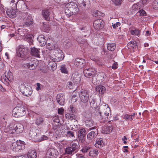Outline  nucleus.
<instances>
[{
  "mask_svg": "<svg viewBox=\"0 0 158 158\" xmlns=\"http://www.w3.org/2000/svg\"><path fill=\"white\" fill-rule=\"evenodd\" d=\"M85 123L87 127H91L95 125L94 122L92 119L86 120L85 121Z\"/></svg>",
  "mask_w": 158,
  "mask_h": 158,
  "instance_id": "a878e982",
  "label": "nucleus"
},
{
  "mask_svg": "<svg viewBox=\"0 0 158 158\" xmlns=\"http://www.w3.org/2000/svg\"><path fill=\"white\" fill-rule=\"evenodd\" d=\"M65 117L66 119L69 120L70 121H72L73 120L76 121V117L74 114H65Z\"/></svg>",
  "mask_w": 158,
  "mask_h": 158,
  "instance_id": "cd10ccee",
  "label": "nucleus"
},
{
  "mask_svg": "<svg viewBox=\"0 0 158 158\" xmlns=\"http://www.w3.org/2000/svg\"><path fill=\"white\" fill-rule=\"evenodd\" d=\"M76 153L70 146L67 147L65 150V153L67 154L73 155Z\"/></svg>",
  "mask_w": 158,
  "mask_h": 158,
  "instance_id": "c85d7f7f",
  "label": "nucleus"
},
{
  "mask_svg": "<svg viewBox=\"0 0 158 158\" xmlns=\"http://www.w3.org/2000/svg\"><path fill=\"white\" fill-rule=\"evenodd\" d=\"M37 153L35 150L31 151L28 153V157L30 158H36Z\"/></svg>",
  "mask_w": 158,
  "mask_h": 158,
  "instance_id": "c756f323",
  "label": "nucleus"
},
{
  "mask_svg": "<svg viewBox=\"0 0 158 158\" xmlns=\"http://www.w3.org/2000/svg\"><path fill=\"white\" fill-rule=\"evenodd\" d=\"M102 60L101 58H98L96 62L99 65L102 66L103 64Z\"/></svg>",
  "mask_w": 158,
  "mask_h": 158,
  "instance_id": "8fccbe9b",
  "label": "nucleus"
},
{
  "mask_svg": "<svg viewBox=\"0 0 158 158\" xmlns=\"http://www.w3.org/2000/svg\"><path fill=\"white\" fill-rule=\"evenodd\" d=\"M7 79L10 81L13 80V76L12 73L9 70L8 71L7 75L6 76Z\"/></svg>",
  "mask_w": 158,
  "mask_h": 158,
  "instance_id": "4c0bfd02",
  "label": "nucleus"
},
{
  "mask_svg": "<svg viewBox=\"0 0 158 158\" xmlns=\"http://www.w3.org/2000/svg\"><path fill=\"white\" fill-rule=\"evenodd\" d=\"M11 148L15 152H18L19 150L16 142H15L13 143L11 147Z\"/></svg>",
  "mask_w": 158,
  "mask_h": 158,
  "instance_id": "58836bf2",
  "label": "nucleus"
},
{
  "mask_svg": "<svg viewBox=\"0 0 158 158\" xmlns=\"http://www.w3.org/2000/svg\"><path fill=\"white\" fill-rule=\"evenodd\" d=\"M113 129L112 126L104 127L102 128V132L104 134H109L110 133Z\"/></svg>",
  "mask_w": 158,
  "mask_h": 158,
  "instance_id": "412c9836",
  "label": "nucleus"
},
{
  "mask_svg": "<svg viewBox=\"0 0 158 158\" xmlns=\"http://www.w3.org/2000/svg\"><path fill=\"white\" fill-rule=\"evenodd\" d=\"M86 2L85 1H83V2L81 3L80 4V5L83 8V7H86Z\"/></svg>",
  "mask_w": 158,
  "mask_h": 158,
  "instance_id": "e2e57ef3",
  "label": "nucleus"
},
{
  "mask_svg": "<svg viewBox=\"0 0 158 158\" xmlns=\"http://www.w3.org/2000/svg\"><path fill=\"white\" fill-rule=\"evenodd\" d=\"M130 33L132 35L139 36L140 33V31L139 29L135 28L134 30H131Z\"/></svg>",
  "mask_w": 158,
  "mask_h": 158,
  "instance_id": "e433bc0d",
  "label": "nucleus"
},
{
  "mask_svg": "<svg viewBox=\"0 0 158 158\" xmlns=\"http://www.w3.org/2000/svg\"><path fill=\"white\" fill-rule=\"evenodd\" d=\"M42 15L45 19L47 21L50 20V15L51 14L50 11L48 9H44L42 10Z\"/></svg>",
  "mask_w": 158,
  "mask_h": 158,
  "instance_id": "2eb2a0df",
  "label": "nucleus"
},
{
  "mask_svg": "<svg viewBox=\"0 0 158 158\" xmlns=\"http://www.w3.org/2000/svg\"><path fill=\"white\" fill-rule=\"evenodd\" d=\"M20 91L26 96H30L32 93V89L31 87L28 85H25L24 84L21 85Z\"/></svg>",
  "mask_w": 158,
  "mask_h": 158,
  "instance_id": "0eeeda50",
  "label": "nucleus"
},
{
  "mask_svg": "<svg viewBox=\"0 0 158 158\" xmlns=\"http://www.w3.org/2000/svg\"><path fill=\"white\" fill-rule=\"evenodd\" d=\"M96 136V132L94 131H91L87 134V138L88 139L92 140Z\"/></svg>",
  "mask_w": 158,
  "mask_h": 158,
  "instance_id": "2f4dec72",
  "label": "nucleus"
},
{
  "mask_svg": "<svg viewBox=\"0 0 158 158\" xmlns=\"http://www.w3.org/2000/svg\"><path fill=\"white\" fill-rule=\"evenodd\" d=\"M70 146L74 150L75 152H77L79 149L80 145L78 141L74 140L71 142Z\"/></svg>",
  "mask_w": 158,
  "mask_h": 158,
  "instance_id": "4468645a",
  "label": "nucleus"
},
{
  "mask_svg": "<svg viewBox=\"0 0 158 158\" xmlns=\"http://www.w3.org/2000/svg\"><path fill=\"white\" fill-rule=\"evenodd\" d=\"M96 72V69L95 68H88L85 67L84 68L83 73L84 76L86 77L90 78L95 75Z\"/></svg>",
  "mask_w": 158,
  "mask_h": 158,
  "instance_id": "423d86ee",
  "label": "nucleus"
},
{
  "mask_svg": "<svg viewBox=\"0 0 158 158\" xmlns=\"http://www.w3.org/2000/svg\"><path fill=\"white\" fill-rule=\"evenodd\" d=\"M89 92L86 90L82 89L79 93V97L81 104H87L89 98Z\"/></svg>",
  "mask_w": 158,
  "mask_h": 158,
  "instance_id": "7ed1b4c3",
  "label": "nucleus"
},
{
  "mask_svg": "<svg viewBox=\"0 0 158 158\" xmlns=\"http://www.w3.org/2000/svg\"><path fill=\"white\" fill-rule=\"evenodd\" d=\"M5 147L2 144H0V151H2L5 150Z\"/></svg>",
  "mask_w": 158,
  "mask_h": 158,
  "instance_id": "338daca9",
  "label": "nucleus"
},
{
  "mask_svg": "<svg viewBox=\"0 0 158 158\" xmlns=\"http://www.w3.org/2000/svg\"><path fill=\"white\" fill-rule=\"evenodd\" d=\"M68 86L69 87V88L70 89H72L73 86L72 82H69L68 83Z\"/></svg>",
  "mask_w": 158,
  "mask_h": 158,
  "instance_id": "0e129e2a",
  "label": "nucleus"
},
{
  "mask_svg": "<svg viewBox=\"0 0 158 158\" xmlns=\"http://www.w3.org/2000/svg\"><path fill=\"white\" fill-rule=\"evenodd\" d=\"M153 8L155 10H158V0H155L153 2Z\"/></svg>",
  "mask_w": 158,
  "mask_h": 158,
  "instance_id": "49530a36",
  "label": "nucleus"
},
{
  "mask_svg": "<svg viewBox=\"0 0 158 158\" xmlns=\"http://www.w3.org/2000/svg\"><path fill=\"white\" fill-rule=\"evenodd\" d=\"M77 41L79 43L82 44L83 45H85V46H86L87 45V43L85 40H80L79 38L77 39Z\"/></svg>",
  "mask_w": 158,
  "mask_h": 158,
  "instance_id": "37998d69",
  "label": "nucleus"
},
{
  "mask_svg": "<svg viewBox=\"0 0 158 158\" xmlns=\"http://www.w3.org/2000/svg\"><path fill=\"white\" fill-rule=\"evenodd\" d=\"M116 46L114 44H109L107 45V49L110 51H113L115 49Z\"/></svg>",
  "mask_w": 158,
  "mask_h": 158,
  "instance_id": "ea45409f",
  "label": "nucleus"
},
{
  "mask_svg": "<svg viewBox=\"0 0 158 158\" xmlns=\"http://www.w3.org/2000/svg\"><path fill=\"white\" fill-rule=\"evenodd\" d=\"M26 114L25 107L23 105L18 104L13 109L12 114L15 117L23 116Z\"/></svg>",
  "mask_w": 158,
  "mask_h": 158,
  "instance_id": "f03ea898",
  "label": "nucleus"
},
{
  "mask_svg": "<svg viewBox=\"0 0 158 158\" xmlns=\"http://www.w3.org/2000/svg\"><path fill=\"white\" fill-rule=\"evenodd\" d=\"M69 109L70 113H73L75 111L74 109L73 106H70Z\"/></svg>",
  "mask_w": 158,
  "mask_h": 158,
  "instance_id": "052dcab7",
  "label": "nucleus"
},
{
  "mask_svg": "<svg viewBox=\"0 0 158 158\" xmlns=\"http://www.w3.org/2000/svg\"><path fill=\"white\" fill-rule=\"evenodd\" d=\"M50 53V55L49 54L48 56L49 58L54 62H58L62 60L64 57L62 54H57L56 56H55L56 53L54 51H51Z\"/></svg>",
  "mask_w": 158,
  "mask_h": 158,
  "instance_id": "39448f33",
  "label": "nucleus"
},
{
  "mask_svg": "<svg viewBox=\"0 0 158 158\" xmlns=\"http://www.w3.org/2000/svg\"><path fill=\"white\" fill-rule=\"evenodd\" d=\"M89 101L90 106L92 108L94 107V108H95L97 105L96 100L95 99H94V98L90 96L89 98Z\"/></svg>",
  "mask_w": 158,
  "mask_h": 158,
  "instance_id": "bb28decb",
  "label": "nucleus"
},
{
  "mask_svg": "<svg viewBox=\"0 0 158 158\" xmlns=\"http://www.w3.org/2000/svg\"><path fill=\"white\" fill-rule=\"evenodd\" d=\"M41 46H44L46 44V41L45 39L44 36L43 35H39L37 38Z\"/></svg>",
  "mask_w": 158,
  "mask_h": 158,
  "instance_id": "5701e85b",
  "label": "nucleus"
},
{
  "mask_svg": "<svg viewBox=\"0 0 158 158\" xmlns=\"http://www.w3.org/2000/svg\"><path fill=\"white\" fill-rule=\"evenodd\" d=\"M75 75H72L73 81L74 82L77 83L81 80L80 76H79V75H78V76H75Z\"/></svg>",
  "mask_w": 158,
  "mask_h": 158,
  "instance_id": "a19ab883",
  "label": "nucleus"
},
{
  "mask_svg": "<svg viewBox=\"0 0 158 158\" xmlns=\"http://www.w3.org/2000/svg\"><path fill=\"white\" fill-rule=\"evenodd\" d=\"M85 61L82 59L77 58L75 61V64L79 68H82L85 65Z\"/></svg>",
  "mask_w": 158,
  "mask_h": 158,
  "instance_id": "dca6fc26",
  "label": "nucleus"
},
{
  "mask_svg": "<svg viewBox=\"0 0 158 158\" xmlns=\"http://www.w3.org/2000/svg\"><path fill=\"white\" fill-rule=\"evenodd\" d=\"M112 26L114 29H116L120 25V23L118 22H116L115 23H112Z\"/></svg>",
  "mask_w": 158,
  "mask_h": 158,
  "instance_id": "864d4df0",
  "label": "nucleus"
},
{
  "mask_svg": "<svg viewBox=\"0 0 158 158\" xmlns=\"http://www.w3.org/2000/svg\"><path fill=\"white\" fill-rule=\"evenodd\" d=\"M86 130L84 128L81 129L78 131V137L79 140L82 143L84 142V138L86 135Z\"/></svg>",
  "mask_w": 158,
  "mask_h": 158,
  "instance_id": "f8f14e48",
  "label": "nucleus"
},
{
  "mask_svg": "<svg viewBox=\"0 0 158 158\" xmlns=\"http://www.w3.org/2000/svg\"><path fill=\"white\" fill-rule=\"evenodd\" d=\"M104 22L101 19H98L94 21L93 23V26L97 30H99L104 27Z\"/></svg>",
  "mask_w": 158,
  "mask_h": 158,
  "instance_id": "9b49d317",
  "label": "nucleus"
},
{
  "mask_svg": "<svg viewBox=\"0 0 158 158\" xmlns=\"http://www.w3.org/2000/svg\"><path fill=\"white\" fill-rule=\"evenodd\" d=\"M27 49L25 48L23 46L20 45L18 47L17 53L19 56L22 58L26 56L27 55Z\"/></svg>",
  "mask_w": 158,
  "mask_h": 158,
  "instance_id": "9d476101",
  "label": "nucleus"
},
{
  "mask_svg": "<svg viewBox=\"0 0 158 158\" xmlns=\"http://www.w3.org/2000/svg\"><path fill=\"white\" fill-rule=\"evenodd\" d=\"M141 4V3L140 2H138L136 4H134L133 5L132 8L135 10H138L139 9H140L139 6Z\"/></svg>",
  "mask_w": 158,
  "mask_h": 158,
  "instance_id": "a18cd8bd",
  "label": "nucleus"
},
{
  "mask_svg": "<svg viewBox=\"0 0 158 158\" xmlns=\"http://www.w3.org/2000/svg\"><path fill=\"white\" fill-rule=\"evenodd\" d=\"M48 139V137L44 135H43L41 138L40 140L41 141L47 140Z\"/></svg>",
  "mask_w": 158,
  "mask_h": 158,
  "instance_id": "13d9d810",
  "label": "nucleus"
},
{
  "mask_svg": "<svg viewBox=\"0 0 158 158\" xmlns=\"http://www.w3.org/2000/svg\"><path fill=\"white\" fill-rule=\"evenodd\" d=\"M23 129V126L22 124L17 123L14 125L13 128L11 127V129L10 130L9 133L12 134L16 132L19 134L22 132Z\"/></svg>",
  "mask_w": 158,
  "mask_h": 158,
  "instance_id": "6e6552de",
  "label": "nucleus"
},
{
  "mask_svg": "<svg viewBox=\"0 0 158 158\" xmlns=\"http://www.w3.org/2000/svg\"><path fill=\"white\" fill-rule=\"evenodd\" d=\"M37 130L35 129L31 130L29 132L30 137L31 138H34L37 136Z\"/></svg>",
  "mask_w": 158,
  "mask_h": 158,
  "instance_id": "7c9ffc66",
  "label": "nucleus"
},
{
  "mask_svg": "<svg viewBox=\"0 0 158 158\" xmlns=\"http://www.w3.org/2000/svg\"><path fill=\"white\" fill-rule=\"evenodd\" d=\"M46 47L48 49L50 50V51H52V50L53 48V47L52 46V45H51V44L50 43H48L47 44Z\"/></svg>",
  "mask_w": 158,
  "mask_h": 158,
  "instance_id": "6e6d98bb",
  "label": "nucleus"
},
{
  "mask_svg": "<svg viewBox=\"0 0 158 158\" xmlns=\"http://www.w3.org/2000/svg\"><path fill=\"white\" fill-rule=\"evenodd\" d=\"M28 31L26 29L19 28L18 29V31L17 32L21 36L26 35V37H28Z\"/></svg>",
  "mask_w": 158,
  "mask_h": 158,
  "instance_id": "f3484780",
  "label": "nucleus"
},
{
  "mask_svg": "<svg viewBox=\"0 0 158 158\" xmlns=\"http://www.w3.org/2000/svg\"><path fill=\"white\" fill-rule=\"evenodd\" d=\"M65 45L66 48H69L71 46V43L69 42V41L65 42Z\"/></svg>",
  "mask_w": 158,
  "mask_h": 158,
  "instance_id": "69168bd1",
  "label": "nucleus"
},
{
  "mask_svg": "<svg viewBox=\"0 0 158 158\" xmlns=\"http://www.w3.org/2000/svg\"><path fill=\"white\" fill-rule=\"evenodd\" d=\"M99 109L100 111L99 114L101 116L102 119L103 118V120H106L108 118V117L110 113V109L107 106H101Z\"/></svg>",
  "mask_w": 158,
  "mask_h": 158,
  "instance_id": "20e7f679",
  "label": "nucleus"
},
{
  "mask_svg": "<svg viewBox=\"0 0 158 158\" xmlns=\"http://www.w3.org/2000/svg\"><path fill=\"white\" fill-rule=\"evenodd\" d=\"M56 100L57 102L60 105H64L65 100L64 95L62 94H57L56 96Z\"/></svg>",
  "mask_w": 158,
  "mask_h": 158,
  "instance_id": "ddd939ff",
  "label": "nucleus"
},
{
  "mask_svg": "<svg viewBox=\"0 0 158 158\" xmlns=\"http://www.w3.org/2000/svg\"><path fill=\"white\" fill-rule=\"evenodd\" d=\"M64 134L67 136L73 137L74 136V132L70 131L69 129L67 128L64 130Z\"/></svg>",
  "mask_w": 158,
  "mask_h": 158,
  "instance_id": "72a5a7b5",
  "label": "nucleus"
},
{
  "mask_svg": "<svg viewBox=\"0 0 158 158\" xmlns=\"http://www.w3.org/2000/svg\"><path fill=\"white\" fill-rule=\"evenodd\" d=\"M60 70L62 73L67 74L68 73V71L66 65H62L60 67Z\"/></svg>",
  "mask_w": 158,
  "mask_h": 158,
  "instance_id": "c9c22d12",
  "label": "nucleus"
},
{
  "mask_svg": "<svg viewBox=\"0 0 158 158\" xmlns=\"http://www.w3.org/2000/svg\"><path fill=\"white\" fill-rule=\"evenodd\" d=\"M15 158H29L27 155H26L17 156Z\"/></svg>",
  "mask_w": 158,
  "mask_h": 158,
  "instance_id": "4d7b16f0",
  "label": "nucleus"
},
{
  "mask_svg": "<svg viewBox=\"0 0 158 158\" xmlns=\"http://www.w3.org/2000/svg\"><path fill=\"white\" fill-rule=\"evenodd\" d=\"M58 155L59 152L56 149L50 148L47 150L45 158H56Z\"/></svg>",
  "mask_w": 158,
  "mask_h": 158,
  "instance_id": "1a4fd4ad",
  "label": "nucleus"
},
{
  "mask_svg": "<svg viewBox=\"0 0 158 158\" xmlns=\"http://www.w3.org/2000/svg\"><path fill=\"white\" fill-rule=\"evenodd\" d=\"M6 13L7 15L10 18H14L15 16V12L14 10H8L6 11Z\"/></svg>",
  "mask_w": 158,
  "mask_h": 158,
  "instance_id": "393cba45",
  "label": "nucleus"
},
{
  "mask_svg": "<svg viewBox=\"0 0 158 158\" xmlns=\"http://www.w3.org/2000/svg\"><path fill=\"white\" fill-rule=\"evenodd\" d=\"M96 90L100 94H103L106 91V88L103 86L99 85L96 87Z\"/></svg>",
  "mask_w": 158,
  "mask_h": 158,
  "instance_id": "b1692460",
  "label": "nucleus"
},
{
  "mask_svg": "<svg viewBox=\"0 0 158 158\" xmlns=\"http://www.w3.org/2000/svg\"><path fill=\"white\" fill-rule=\"evenodd\" d=\"M65 12L69 17L71 15L77 14L79 11L77 4L73 2H70L66 5Z\"/></svg>",
  "mask_w": 158,
  "mask_h": 158,
  "instance_id": "f257e3e1",
  "label": "nucleus"
},
{
  "mask_svg": "<svg viewBox=\"0 0 158 158\" xmlns=\"http://www.w3.org/2000/svg\"><path fill=\"white\" fill-rule=\"evenodd\" d=\"M89 148H90L89 147H86L82 149V152H86Z\"/></svg>",
  "mask_w": 158,
  "mask_h": 158,
  "instance_id": "680f3d73",
  "label": "nucleus"
},
{
  "mask_svg": "<svg viewBox=\"0 0 158 158\" xmlns=\"http://www.w3.org/2000/svg\"><path fill=\"white\" fill-rule=\"evenodd\" d=\"M50 50H44L42 51V53L44 56H48L50 51Z\"/></svg>",
  "mask_w": 158,
  "mask_h": 158,
  "instance_id": "3c124183",
  "label": "nucleus"
},
{
  "mask_svg": "<svg viewBox=\"0 0 158 158\" xmlns=\"http://www.w3.org/2000/svg\"><path fill=\"white\" fill-rule=\"evenodd\" d=\"M33 23L32 19L31 17L29 16L27 18V19L26 22L23 25V26L25 27L26 26L28 27L30 26Z\"/></svg>",
  "mask_w": 158,
  "mask_h": 158,
  "instance_id": "473e14b6",
  "label": "nucleus"
},
{
  "mask_svg": "<svg viewBox=\"0 0 158 158\" xmlns=\"http://www.w3.org/2000/svg\"><path fill=\"white\" fill-rule=\"evenodd\" d=\"M44 122V119L42 118H38L35 121V123L38 125L41 124Z\"/></svg>",
  "mask_w": 158,
  "mask_h": 158,
  "instance_id": "79ce46f5",
  "label": "nucleus"
},
{
  "mask_svg": "<svg viewBox=\"0 0 158 158\" xmlns=\"http://www.w3.org/2000/svg\"><path fill=\"white\" fill-rule=\"evenodd\" d=\"M137 14L141 16H146V15L145 11L143 9L139 10L137 13Z\"/></svg>",
  "mask_w": 158,
  "mask_h": 158,
  "instance_id": "de8ad7c7",
  "label": "nucleus"
},
{
  "mask_svg": "<svg viewBox=\"0 0 158 158\" xmlns=\"http://www.w3.org/2000/svg\"><path fill=\"white\" fill-rule=\"evenodd\" d=\"M39 49H37L35 47L31 48V53L32 55L37 57H40Z\"/></svg>",
  "mask_w": 158,
  "mask_h": 158,
  "instance_id": "aec40b11",
  "label": "nucleus"
},
{
  "mask_svg": "<svg viewBox=\"0 0 158 158\" xmlns=\"http://www.w3.org/2000/svg\"><path fill=\"white\" fill-rule=\"evenodd\" d=\"M97 58H98V57H94L93 56H90L91 59V60H93L95 62H96Z\"/></svg>",
  "mask_w": 158,
  "mask_h": 158,
  "instance_id": "774afa93",
  "label": "nucleus"
},
{
  "mask_svg": "<svg viewBox=\"0 0 158 158\" xmlns=\"http://www.w3.org/2000/svg\"><path fill=\"white\" fill-rule=\"evenodd\" d=\"M64 112V109L61 107L58 109V113L59 114L61 115L63 114Z\"/></svg>",
  "mask_w": 158,
  "mask_h": 158,
  "instance_id": "5fc2aeb1",
  "label": "nucleus"
},
{
  "mask_svg": "<svg viewBox=\"0 0 158 158\" xmlns=\"http://www.w3.org/2000/svg\"><path fill=\"white\" fill-rule=\"evenodd\" d=\"M56 62L50 61L47 65V68L49 70L54 71L56 68Z\"/></svg>",
  "mask_w": 158,
  "mask_h": 158,
  "instance_id": "a211bd4d",
  "label": "nucleus"
},
{
  "mask_svg": "<svg viewBox=\"0 0 158 158\" xmlns=\"http://www.w3.org/2000/svg\"><path fill=\"white\" fill-rule=\"evenodd\" d=\"M137 43L135 41H131L127 45L128 48H134L137 46Z\"/></svg>",
  "mask_w": 158,
  "mask_h": 158,
  "instance_id": "f704fd0d",
  "label": "nucleus"
},
{
  "mask_svg": "<svg viewBox=\"0 0 158 158\" xmlns=\"http://www.w3.org/2000/svg\"><path fill=\"white\" fill-rule=\"evenodd\" d=\"M123 118L126 120L129 119L130 120H131L133 119V118H131V115H129L128 114H126L124 115L123 117Z\"/></svg>",
  "mask_w": 158,
  "mask_h": 158,
  "instance_id": "603ef678",
  "label": "nucleus"
},
{
  "mask_svg": "<svg viewBox=\"0 0 158 158\" xmlns=\"http://www.w3.org/2000/svg\"><path fill=\"white\" fill-rule=\"evenodd\" d=\"M28 68L31 70H33L36 68V64L35 62V60L30 61L26 64Z\"/></svg>",
  "mask_w": 158,
  "mask_h": 158,
  "instance_id": "6ab92c4d",
  "label": "nucleus"
},
{
  "mask_svg": "<svg viewBox=\"0 0 158 158\" xmlns=\"http://www.w3.org/2000/svg\"><path fill=\"white\" fill-rule=\"evenodd\" d=\"M98 154V151L96 149H94L91 151L89 152V155L90 156H92V155L94 154L97 155Z\"/></svg>",
  "mask_w": 158,
  "mask_h": 158,
  "instance_id": "09e8293b",
  "label": "nucleus"
},
{
  "mask_svg": "<svg viewBox=\"0 0 158 158\" xmlns=\"http://www.w3.org/2000/svg\"><path fill=\"white\" fill-rule=\"evenodd\" d=\"M16 143L17 145H18L19 149V150L24 149L25 147V145L22 143L18 141H17Z\"/></svg>",
  "mask_w": 158,
  "mask_h": 158,
  "instance_id": "c03bdc74",
  "label": "nucleus"
},
{
  "mask_svg": "<svg viewBox=\"0 0 158 158\" xmlns=\"http://www.w3.org/2000/svg\"><path fill=\"white\" fill-rule=\"evenodd\" d=\"M118 67V65L117 63H115L113 64V65L112 66V68L114 69H116Z\"/></svg>",
  "mask_w": 158,
  "mask_h": 158,
  "instance_id": "bf43d9fd",
  "label": "nucleus"
},
{
  "mask_svg": "<svg viewBox=\"0 0 158 158\" xmlns=\"http://www.w3.org/2000/svg\"><path fill=\"white\" fill-rule=\"evenodd\" d=\"M104 145L103 139L102 138H100L97 139L96 140V143L95 146L96 147L100 148Z\"/></svg>",
  "mask_w": 158,
  "mask_h": 158,
  "instance_id": "4be33fe9",
  "label": "nucleus"
}]
</instances>
